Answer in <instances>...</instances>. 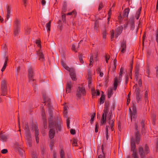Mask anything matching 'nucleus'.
Segmentation results:
<instances>
[{
	"mask_svg": "<svg viewBox=\"0 0 158 158\" xmlns=\"http://www.w3.org/2000/svg\"><path fill=\"white\" fill-rule=\"evenodd\" d=\"M48 127L55 126V128L57 130L59 131H61V125L62 122L61 118L59 117H57L56 119V123L55 125L54 122L53 121V117L52 114H50L49 117L48 118Z\"/></svg>",
	"mask_w": 158,
	"mask_h": 158,
	"instance_id": "nucleus-1",
	"label": "nucleus"
},
{
	"mask_svg": "<svg viewBox=\"0 0 158 158\" xmlns=\"http://www.w3.org/2000/svg\"><path fill=\"white\" fill-rule=\"evenodd\" d=\"M109 103L108 102H106L103 110V113L101 119V124L102 125L105 124L106 123L107 115L109 112Z\"/></svg>",
	"mask_w": 158,
	"mask_h": 158,
	"instance_id": "nucleus-2",
	"label": "nucleus"
},
{
	"mask_svg": "<svg viewBox=\"0 0 158 158\" xmlns=\"http://www.w3.org/2000/svg\"><path fill=\"white\" fill-rule=\"evenodd\" d=\"M139 152L140 158H146V155L149 153V149L147 144H145L144 150L143 148L139 146L138 148Z\"/></svg>",
	"mask_w": 158,
	"mask_h": 158,
	"instance_id": "nucleus-3",
	"label": "nucleus"
},
{
	"mask_svg": "<svg viewBox=\"0 0 158 158\" xmlns=\"http://www.w3.org/2000/svg\"><path fill=\"white\" fill-rule=\"evenodd\" d=\"M135 147L136 145L134 139L133 137H132L131 138V150L132 152V153L131 154L132 158H139L138 155L137 153Z\"/></svg>",
	"mask_w": 158,
	"mask_h": 158,
	"instance_id": "nucleus-4",
	"label": "nucleus"
},
{
	"mask_svg": "<svg viewBox=\"0 0 158 158\" xmlns=\"http://www.w3.org/2000/svg\"><path fill=\"white\" fill-rule=\"evenodd\" d=\"M85 90L83 86H78L77 87L76 94L78 98H81V94L84 96L85 95Z\"/></svg>",
	"mask_w": 158,
	"mask_h": 158,
	"instance_id": "nucleus-5",
	"label": "nucleus"
},
{
	"mask_svg": "<svg viewBox=\"0 0 158 158\" xmlns=\"http://www.w3.org/2000/svg\"><path fill=\"white\" fill-rule=\"evenodd\" d=\"M1 88L2 91L1 95L5 96L6 94L7 86L6 81L5 79H3L1 82Z\"/></svg>",
	"mask_w": 158,
	"mask_h": 158,
	"instance_id": "nucleus-6",
	"label": "nucleus"
},
{
	"mask_svg": "<svg viewBox=\"0 0 158 158\" xmlns=\"http://www.w3.org/2000/svg\"><path fill=\"white\" fill-rule=\"evenodd\" d=\"M43 98L44 101V103H45L46 102L48 103L47 104L48 107L50 110H51L52 108V107L51 106V104L50 103V99L48 98V97H46V94L43 92L42 93Z\"/></svg>",
	"mask_w": 158,
	"mask_h": 158,
	"instance_id": "nucleus-7",
	"label": "nucleus"
},
{
	"mask_svg": "<svg viewBox=\"0 0 158 158\" xmlns=\"http://www.w3.org/2000/svg\"><path fill=\"white\" fill-rule=\"evenodd\" d=\"M107 122L108 124L110 125L111 127V130L112 131H114V128L113 127L114 126V119H112V116L108 115L107 118Z\"/></svg>",
	"mask_w": 158,
	"mask_h": 158,
	"instance_id": "nucleus-8",
	"label": "nucleus"
},
{
	"mask_svg": "<svg viewBox=\"0 0 158 158\" xmlns=\"http://www.w3.org/2000/svg\"><path fill=\"white\" fill-rule=\"evenodd\" d=\"M138 126L137 123L135 124V130L137 131L136 133H135V142L137 144H139L140 142V136L139 135V132L138 131Z\"/></svg>",
	"mask_w": 158,
	"mask_h": 158,
	"instance_id": "nucleus-9",
	"label": "nucleus"
},
{
	"mask_svg": "<svg viewBox=\"0 0 158 158\" xmlns=\"http://www.w3.org/2000/svg\"><path fill=\"white\" fill-rule=\"evenodd\" d=\"M137 102L139 103L141 101L142 96L140 94V90L139 88H136L135 90Z\"/></svg>",
	"mask_w": 158,
	"mask_h": 158,
	"instance_id": "nucleus-10",
	"label": "nucleus"
},
{
	"mask_svg": "<svg viewBox=\"0 0 158 158\" xmlns=\"http://www.w3.org/2000/svg\"><path fill=\"white\" fill-rule=\"evenodd\" d=\"M28 78L30 81H34V73L32 68L30 67L28 69Z\"/></svg>",
	"mask_w": 158,
	"mask_h": 158,
	"instance_id": "nucleus-11",
	"label": "nucleus"
},
{
	"mask_svg": "<svg viewBox=\"0 0 158 158\" xmlns=\"http://www.w3.org/2000/svg\"><path fill=\"white\" fill-rule=\"evenodd\" d=\"M48 127L50 128L49 132V136L51 139H53L55 135V126Z\"/></svg>",
	"mask_w": 158,
	"mask_h": 158,
	"instance_id": "nucleus-12",
	"label": "nucleus"
},
{
	"mask_svg": "<svg viewBox=\"0 0 158 158\" xmlns=\"http://www.w3.org/2000/svg\"><path fill=\"white\" fill-rule=\"evenodd\" d=\"M127 45L126 42L125 40H123L121 43V52L122 53H124L126 50Z\"/></svg>",
	"mask_w": 158,
	"mask_h": 158,
	"instance_id": "nucleus-13",
	"label": "nucleus"
},
{
	"mask_svg": "<svg viewBox=\"0 0 158 158\" xmlns=\"http://www.w3.org/2000/svg\"><path fill=\"white\" fill-rule=\"evenodd\" d=\"M123 27L122 26H120L115 29V37L117 38L122 32Z\"/></svg>",
	"mask_w": 158,
	"mask_h": 158,
	"instance_id": "nucleus-14",
	"label": "nucleus"
},
{
	"mask_svg": "<svg viewBox=\"0 0 158 158\" xmlns=\"http://www.w3.org/2000/svg\"><path fill=\"white\" fill-rule=\"evenodd\" d=\"M14 27L19 28L21 27L20 20L18 18L16 17L14 22Z\"/></svg>",
	"mask_w": 158,
	"mask_h": 158,
	"instance_id": "nucleus-15",
	"label": "nucleus"
},
{
	"mask_svg": "<svg viewBox=\"0 0 158 158\" xmlns=\"http://www.w3.org/2000/svg\"><path fill=\"white\" fill-rule=\"evenodd\" d=\"M72 86V83L71 81H68L66 84V93L70 92Z\"/></svg>",
	"mask_w": 158,
	"mask_h": 158,
	"instance_id": "nucleus-16",
	"label": "nucleus"
},
{
	"mask_svg": "<svg viewBox=\"0 0 158 158\" xmlns=\"http://www.w3.org/2000/svg\"><path fill=\"white\" fill-rule=\"evenodd\" d=\"M8 138V136L3 134L2 133H0V140L3 142L6 141Z\"/></svg>",
	"mask_w": 158,
	"mask_h": 158,
	"instance_id": "nucleus-17",
	"label": "nucleus"
},
{
	"mask_svg": "<svg viewBox=\"0 0 158 158\" xmlns=\"http://www.w3.org/2000/svg\"><path fill=\"white\" fill-rule=\"evenodd\" d=\"M88 75L87 80H88L89 86V87L90 85L92 83V73L90 69L88 70Z\"/></svg>",
	"mask_w": 158,
	"mask_h": 158,
	"instance_id": "nucleus-18",
	"label": "nucleus"
},
{
	"mask_svg": "<svg viewBox=\"0 0 158 158\" xmlns=\"http://www.w3.org/2000/svg\"><path fill=\"white\" fill-rule=\"evenodd\" d=\"M37 54L39 56V60L40 61H44V58L43 53L39 51L37 52Z\"/></svg>",
	"mask_w": 158,
	"mask_h": 158,
	"instance_id": "nucleus-19",
	"label": "nucleus"
},
{
	"mask_svg": "<svg viewBox=\"0 0 158 158\" xmlns=\"http://www.w3.org/2000/svg\"><path fill=\"white\" fill-rule=\"evenodd\" d=\"M129 23L131 25V30H133L135 28V21L133 17L130 19Z\"/></svg>",
	"mask_w": 158,
	"mask_h": 158,
	"instance_id": "nucleus-20",
	"label": "nucleus"
},
{
	"mask_svg": "<svg viewBox=\"0 0 158 158\" xmlns=\"http://www.w3.org/2000/svg\"><path fill=\"white\" fill-rule=\"evenodd\" d=\"M121 82L118 81V78L117 77H116L114 78V89L115 90L117 89L118 84Z\"/></svg>",
	"mask_w": 158,
	"mask_h": 158,
	"instance_id": "nucleus-21",
	"label": "nucleus"
},
{
	"mask_svg": "<svg viewBox=\"0 0 158 158\" xmlns=\"http://www.w3.org/2000/svg\"><path fill=\"white\" fill-rule=\"evenodd\" d=\"M130 11V9L127 8L125 9L123 12V17H127Z\"/></svg>",
	"mask_w": 158,
	"mask_h": 158,
	"instance_id": "nucleus-22",
	"label": "nucleus"
},
{
	"mask_svg": "<svg viewBox=\"0 0 158 158\" xmlns=\"http://www.w3.org/2000/svg\"><path fill=\"white\" fill-rule=\"evenodd\" d=\"M25 136L26 139L31 138L30 130H27L25 131Z\"/></svg>",
	"mask_w": 158,
	"mask_h": 158,
	"instance_id": "nucleus-23",
	"label": "nucleus"
},
{
	"mask_svg": "<svg viewBox=\"0 0 158 158\" xmlns=\"http://www.w3.org/2000/svg\"><path fill=\"white\" fill-rule=\"evenodd\" d=\"M70 76L73 81H75L76 80V75L74 71L72 70V71L70 72Z\"/></svg>",
	"mask_w": 158,
	"mask_h": 158,
	"instance_id": "nucleus-24",
	"label": "nucleus"
},
{
	"mask_svg": "<svg viewBox=\"0 0 158 158\" xmlns=\"http://www.w3.org/2000/svg\"><path fill=\"white\" fill-rule=\"evenodd\" d=\"M20 28L14 27V35L15 36H16L19 34L20 31Z\"/></svg>",
	"mask_w": 158,
	"mask_h": 158,
	"instance_id": "nucleus-25",
	"label": "nucleus"
},
{
	"mask_svg": "<svg viewBox=\"0 0 158 158\" xmlns=\"http://www.w3.org/2000/svg\"><path fill=\"white\" fill-rule=\"evenodd\" d=\"M141 10V7H140L136 13L135 17L137 19H138L140 16V12Z\"/></svg>",
	"mask_w": 158,
	"mask_h": 158,
	"instance_id": "nucleus-26",
	"label": "nucleus"
},
{
	"mask_svg": "<svg viewBox=\"0 0 158 158\" xmlns=\"http://www.w3.org/2000/svg\"><path fill=\"white\" fill-rule=\"evenodd\" d=\"M113 94V89L112 88H109L108 89V96L110 98Z\"/></svg>",
	"mask_w": 158,
	"mask_h": 158,
	"instance_id": "nucleus-27",
	"label": "nucleus"
},
{
	"mask_svg": "<svg viewBox=\"0 0 158 158\" xmlns=\"http://www.w3.org/2000/svg\"><path fill=\"white\" fill-rule=\"evenodd\" d=\"M57 23L58 24V28L60 31H61L62 30V28L63 27V25L61 21L60 20H59Z\"/></svg>",
	"mask_w": 158,
	"mask_h": 158,
	"instance_id": "nucleus-28",
	"label": "nucleus"
},
{
	"mask_svg": "<svg viewBox=\"0 0 158 158\" xmlns=\"http://www.w3.org/2000/svg\"><path fill=\"white\" fill-rule=\"evenodd\" d=\"M67 3L64 2L63 4V7L62 9V12H65L67 9Z\"/></svg>",
	"mask_w": 158,
	"mask_h": 158,
	"instance_id": "nucleus-29",
	"label": "nucleus"
},
{
	"mask_svg": "<svg viewBox=\"0 0 158 158\" xmlns=\"http://www.w3.org/2000/svg\"><path fill=\"white\" fill-rule=\"evenodd\" d=\"M51 21V20L49 21L48 23H47L46 25V27L47 28V31L48 32H49L50 31V27Z\"/></svg>",
	"mask_w": 158,
	"mask_h": 158,
	"instance_id": "nucleus-30",
	"label": "nucleus"
},
{
	"mask_svg": "<svg viewBox=\"0 0 158 158\" xmlns=\"http://www.w3.org/2000/svg\"><path fill=\"white\" fill-rule=\"evenodd\" d=\"M105 99V96L104 95L102 94L100 98V105L103 104L104 103Z\"/></svg>",
	"mask_w": 158,
	"mask_h": 158,
	"instance_id": "nucleus-31",
	"label": "nucleus"
},
{
	"mask_svg": "<svg viewBox=\"0 0 158 158\" xmlns=\"http://www.w3.org/2000/svg\"><path fill=\"white\" fill-rule=\"evenodd\" d=\"M54 140L53 139H51L50 143V148L51 150L52 149V147L54 145Z\"/></svg>",
	"mask_w": 158,
	"mask_h": 158,
	"instance_id": "nucleus-32",
	"label": "nucleus"
},
{
	"mask_svg": "<svg viewBox=\"0 0 158 158\" xmlns=\"http://www.w3.org/2000/svg\"><path fill=\"white\" fill-rule=\"evenodd\" d=\"M27 145L30 147L32 146L31 138L26 139Z\"/></svg>",
	"mask_w": 158,
	"mask_h": 158,
	"instance_id": "nucleus-33",
	"label": "nucleus"
},
{
	"mask_svg": "<svg viewBox=\"0 0 158 158\" xmlns=\"http://www.w3.org/2000/svg\"><path fill=\"white\" fill-rule=\"evenodd\" d=\"M109 127V126H106V139L108 140V139L109 135H108V128Z\"/></svg>",
	"mask_w": 158,
	"mask_h": 158,
	"instance_id": "nucleus-34",
	"label": "nucleus"
},
{
	"mask_svg": "<svg viewBox=\"0 0 158 158\" xmlns=\"http://www.w3.org/2000/svg\"><path fill=\"white\" fill-rule=\"evenodd\" d=\"M80 62L82 64L84 63V61L83 60L82 55L81 54H79L78 56Z\"/></svg>",
	"mask_w": 158,
	"mask_h": 158,
	"instance_id": "nucleus-35",
	"label": "nucleus"
},
{
	"mask_svg": "<svg viewBox=\"0 0 158 158\" xmlns=\"http://www.w3.org/2000/svg\"><path fill=\"white\" fill-rule=\"evenodd\" d=\"M62 12V18L63 22L65 23L66 21V15Z\"/></svg>",
	"mask_w": 158,
	"mask_h": 158,
	"instance_id": "nucleus-36",
	"label": "nucleus"
},
{
	"mask_svg": "<svg viewBox=\"0 0 158 158\" xmlns=\"http://www.w3.org/2000/svg\"><path fill=\"white\" fill-rule=\"evenodd\" d=\"M8 60V58L7 57H5V61L4 63V65L3 67V68L6 69V66H7V61Z\"/></svg>",
	"mask_w": 158,
	"mask_h": 158,
	"instance_id": "nucleus-37",
	"label": "nucleus"
},
{
	"mask_svg": "<svg viewBox=\"0 0 158 158\" xmlns=\"http://www.w3.org/2000/svg\"><path fill=\"white\" fill-rule=\"evenodd\" d=\"M151 117H152V120L153 121V123H154L156 119V116L155 114L154 113H153L152 114Z\"/></svg>",
	"mask_w": 158,
	"mask_h": 158,
	"instance_id": "nucleus-38",
	"label": "nucleus"
},
{
	"mask_svg": "<svg viewBox=\"0 0 158 158\" xmlns=\"http://www.w3.org/2000/svg\"><path fill=\"white\" fill-rule=\"evenodd\" d=\"M136 117V113H131V121L132 120V118L135 119Z\"/></svg>",
	"mask_w": 158,
	"mask_h": 158,
	"instance_id": "nucleus-39",
	"label": "nucleus"
},
{
	"mask_svg": "<svg viewBox=\"0 0 158 158\" xmlns=\"http://www.w3.org/2000/svg\"><path fill=\"white\" fill-rule=\"evenodd\" d=\"M11 9L9 6H8L7 9L6 15H10Z\"/></svg>",
	"mask_w": 158,
	"mask_h": 158,
	"instance_id": "nucleus-40",
	"label": "nucleus"
},
{
	"mask_svg": "<svg viewBox=\"0 0 158 158\" xmlns=\"http://www.w3.org/2000/svg\"><path fill=\"white\" fill-rule=\"evenodd\" d=\"M110 33L111 34V41H112V39L114 38V30H112L110 31Z\"/></svg>",
	"mask_w": 158,
	"mask_h": 158,
	"instance_id": "nucleus-41",
	"label": "nucleus"
},
{
	"mask_svg": "<svg viewBox=\"0 0 158 158\" xmlns=\"http://www.w3.org/2000/svg\"><path fill=\"white\" fill-rule=\"evenodd\" d=\"M95 113H94V114H92L91 116V119L90 121V123H91V124H92L93 122L94 121V118L95 117Z\"/></svg>",
	"mask_w": 158,
	"mask_h": 158,
	"instance_id": "nucleus-42",
	"label": "nucleus"
},
{
	"mask_svg": "<svg viewBox=\"0 0 158 158\" xmlns=\"http://www.w3.org/2000/svg\"><path fill=\"white\" fill-rule=\"evenodd\" d=\"M156 41L157 42L158 45V29L156 31Z\"/></svg>",
	"mask_w": 158,
	"mask_h": 158,
	"instance_id": "nucleus-43",
	"label": "nucleus"
},
{
	"mask_svg": "<svg viewBox=\"0 0 158 158\" xmlns=\"http://www.w3.org/2000/svg\"><path fill=\"white\" fill-rule=\"evenodd\" d=\"M77 139H73V146H77Z\"/></svg>",
	"mask_w": 158,
	"mask_h": 158,
	"instance_id": "nucleus-44",
	"label": "nucleus"
},
{
	"mask_svg": "<svg viewBox=\"0 0 158 158\" xmlns=\"http://www.w3.org/2000/svg\"><path fill=\"white\" fill-rule=\"evenodd\" d=\"M60 157L61 158H64V152L62 149L60 151Z\"/></svg>",
	"mask_w": 158,
	"mask_h": 158,
	"instance_id": "nucleus-45",
	"label": "nucleus"
},
{
	"mask_svg": "<svg viewBox=\"0 0 158 158\" xmlns=\"http://www.w3.org/2000/svg\"><path fill=\"white\" fill-rule=\"evenodd\" d=\"M18 152L19 153L20 155L21 156V157H23V151L21 149H18Z\"/></svg>",
	"mask_w": 158,
	"mask_h": 158,
	"instance_id": "nucleus-46",
	"label": "nucleus"
},
{
	"mask_svg": "<svg viewBox=\"0 0 158 158\" xmlns=\"http://www.w3.org/2000/svg\"><path fill=\"white\" fill-rule=\"evenodd\" d=\"M36 44H37V46L38 47H40V48H41V45L40 44L41 41L39 40H36Z\"/></svg>",
	"mask_w": 158,
	"mask_h": 158,
	"instance_id": "nucleus-47",
	"label": "nucleus"
},
{
	"mask_svg": "<svg viewBox=\"0 0 158 158\" xmlns=\"http://www.w3.org/2000/svg\"><path fill=\"white\" fill-rule=\"evenodd\" d=\"M148 93L147 91H146L144 93V98L145 101L148 100Z\"/></svg>",
	"mask_w": 158,
	"mask_h": 158,
	"instance_id": "nucleus-48",
	"label": "nucleus"
},
{
	"mask_svg": "<svg viewBox=\"0 0 158 158\" xmlns=\"http://www.w3.org/2000/svg\"><path fill=\"white\" fill-rule=\"evenodd\" d=\"M146 73L148 74V77H150V70L149 67H148L146 70Z\"/></svg>",
	"mask_w": 158,
	"mask_h": 158,
	"instance_id": "nucleus-49",
	"label": "nucleus"
},
{
	"mask_svg": "<svg viewBox=\"0 0 158 158\" xmlns=\"http://www.w3.org/2000/svg\"><path fill=\"white\" fill-rule=\"evenodd\" d=\"M118 20L119 22L120 23H121L122 22L123 20V18L121 16V15L120 14L119 16H118Z\"/></svg>",
	"mask_w": 158,
	"mask_h": 158,
	"instance_id": "nucleus-50",
	"label": "nucleus"
},
{
	"mask_svg": "<svg viewBox=\"0 0 158 158\" xmlns=\"http://www.w3.org/2000/svg\"><path fill=\"white\" fill-rule=\"evenodd\" d=\"M132 113H136V108L134 104L133 105L132 112Z\"/></svg>",
	"mask_w": 158,
	"mask_h": 158,
	"instance_id": "nucleus-51",
	"label": "nucleus"
},
{
	"mask_svg": "<svg viewBox=\"0 0 158 158\" xmlns=\"http://www.w3.org/2000/svg\"><path fill=\"white\" fill-rule=\"evenodd\" d=\"M70 123V120L69 119V118H67L66 119V124L67 125V127L68 128H69V123Z\"/></svg>",
	"mask_w": 158,
	"mask_h": 158,
	"instance_id": "nucleus-52",
	"label": "nucleus"
},
{
	"mask_svg": "<svg viewBox=\"0 0 158 158\" xmlns=\"http://www.w3.org/2000/svg\"><path fill=\"white\" fill-rule=\"evenodd\" d=\"M64 109H65V111H64L63 112L64 116V117L66 119H67V118H69L68 116L67 115V112L66 111V110L65 109V108H64Z\"/></svg>",
	"mask_w": 158,
	"mask_h": 158,
	"instance_id": "nucleus-53",
	"label": "nucleus"
},
{
	"mask_svg": "<svg viewBox=\"0 0 158 158\" xmlns=\"http://www.w3.org/2000/svg\"><path fill=\"white\" fill-rule=\"evenodd\" d=\"M103 7V4L102 2H101L99 4L98 8V11L100 10Z\"/></svg>",
	"mask_w": 158,
	"mask_h": 158,
	"instance_id": "nucleus-54",
	"label": "nucleus"
},
{
	"mask_svg": "<svg viewBox=\"0 0 158 158\" xmlns=\"http://www.w3.org/2000/svg\"><path fill=\"white\" fill-rule=\"evenodd\" d=\"M98 123H97L95 125V131L96 133H97L98 131Z\"/></svg>",
	"mask_w": 158,
	"mask_h": 158,
	"instance_id": "nucleus-55",
	"label": "nucleus"
},
{
	"mask_svg": "<svg viewBox=\"0 0 158 158\" xmlns=\"http://www.w3.org/2000/svg\"><path fill=\"white\" fill-rule=\"evenodd\" d=\"M103 38V39H105L106 36V30L104 31L102 33Z\"/></svg>",
	"mask_w": 158,
	"mask_h": 158,
	"instance_id": "nucleus-56",
	"label": "nucleus"
},
{
	"mask_svg": "<svg viewBox=\"0 0 158 158\" xmlns=\"http://www.w3.org/2000/svg\"><path fill=\"white\" fill-rule=\"evenodd\" d=\"M110 58V56L108 55H106L105 56L106 61L107 63H108V60Z\"/></svg>",
	"mask_w": 158,
	"mask_h": 158,
	"instance_id": "nucleus-57",
	"label": "nucleus"
},
{
	"mask_svg": "<svg viewBox=\"0 0 158 158\" xmlns=\"http://www.w3.org/2000/svg\"><path fill=\"white\" fill-rule=\"evenodd\" d=\"M129 77L128 75H126L125 77V84L126 85L127 83Z\"/></svg>",
	"mask_w": 158,
	"mask_h": 158,
	"instance_id": "nucleus-58",
	"label": "nucleus"
},
{
	"mask_svg": "<svg viewBox=\"0 0 158 158\" xmlns=\"http://www.w3.org/2000/svg\"><path fill=\"white\" fill-rule=\"evenodd\" d=\"M144 123L145 121L144 120H142L141 122V125L142 127V131L143 130V129L144 128Z\"/></svg>",
	"mask_w": 158,
	"mask_h": 158,
	"instance_id": "nucleus-59",
	"label": "nucleus"
},
{
	"mask_svg": "<svg viewBox=\"0 0 158 158\" xmlns=\"http://www.w3.org/2000/svg\"><path fill=\"white\" fill-rule=\"evenodd\" d=\"M64 68L66 70L69 71L70 72L72 71V70H73L72 69H70L69 67L67 66L66 65Z\"/></svg>",
	"mask_w": 158,
	"mask_h": 158,
	"instance_id": "nucleus-60",
	"label": "nucleus"
},
{
	"mask_svg": "<svg viewBox=\"0 0 158 158\" xmlns=\"http://www.w3.org/2000/svg\"><path fill=\"white\" fill-rule=\"evenodd\" d=\"M98 158H105V155L104 152L102 153V155H100Z\"/></svg>",
	"mask_w": 158,
	"mask_h": 158,
	"instance_id": "nucleus-61",
	"label": "nucleus"
},
{
	"mask_svg": "<svg viewBox=\"0 0 158 158\" xmlns=\"http://www.w3.org/2000/svg\"><path fill=\"white\" fill-rule=\"evenodd\" d=\"M1 152L2 154H6L8 152V151L6 149H3L2 150Z\"/></svg>",
	"mask_w": 158,
	"mask_h": 158,
	"instance_id": "nucleus-62",
	"label": "nucleus"
},
{
	"mask_svg": "<svg viewBox=\"0 0 158 158\" xmlns=\"http://www.w3.org/2000/svg\"><path fill=\"white\" fill-rule=\"evenodd\" d=\"M35 136H38L39 135V131L38 130L35 128Z\"/></svg>",
	"mask_w": 158,
	"mask_h": 158,
	"instance_id": "nucleus-63",
	"label": "nucleus"
},
{
	"mask_svg": "<svg viewBox=\"0 0 158 158\" xmlns=\"http://www.w3.org/2000/svg\"><path fill=\"white\" fill-rule=\"evenodd\" d=\"M89 62H94L93 60V54H90V58L89 60Z\"/></svg>",
	"mask_w": 158,
	"mask_h": 158,
	"instance_id": "nucleus-64",
	"label": "nucleus"
}]
</instances>
